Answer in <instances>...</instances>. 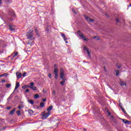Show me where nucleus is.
<instances>
[{"label":"nucleus","instance_id":"obj_1","mask_svg":"<svg viewBox=\"0 0 131 131\" xmlns=\"http://www.w3.org/2000/svg\"><path fill=\"white\" fill-rule=\"evenodd\" d=\"M33 30H30L26 34L27 37L28 39H30L31 40L32 39V38L33 37Z\"/></svg>","mask_w":131,"mask_h":131},{"label":"nucleus","instance_id":"obj_2","mask_svg":"<svg viewBox=\"0 0 131 131\" xmlns=\"http://www.w3.org/2000/svg\"><path fill=\"white\" fill-rule=\"evenodd\" d=\"M15 17V13L13 11L10 12V17L8 18V21H14Z\"/></svg>","mask_w":131,"mask_h":131},{"label":"nucleus","instance_id":"obj_3","mask_svg":"<svg viewBox=\"0 0 131 131\" xmlns=\"http://www.w3.org/2000/svg\"><path fill=\"white\" fill-rule=\"evenodd\" d=\"M59 70L58 69H55L54 70V74L55 75V79H58L59 78Z\"/></svg>","mask_w":131,"mask_h":131},{"label":"nucleus","instance_id":"obj_4","mask_svg":"<svg viewBox=\"0 0 131 131\" xmlns=\"http://www.w3.org/2000/svg\"><path fill=\"white\" fill-rule=\"evenodd\" d=\"M84 17L85 18L87 22H89V23H92L95 21V20L94 19L90 18V17L86 15H84Z\"/></svg>","mask_w":131,"mask_h":131},{"label":"nucleus","instance_id":"obj_5","mask_svg":"<svg viewBox=\"0 0 131 131\" xmlns=\"http://www.w3.org/2000/svg\"><path fill=\"white\" fill-rule=\"evenodd\" d=\"M84 51H86V53L88 54V57L89 59H91L92 56L91 55V52L89 50V49L86 47H84Z\"/></svg>","mask_w":131,"mask_h":131},{"label":"nucleus","instance_id":"obj_6","mask_svg":"<svg viewBox=\"0 0 131 131\" xmlns=\"http://www.w3.org/2000/svg\"><path fill=\"white\" fill-rule=\"evenodd\" d=\"M7 25L9 27V30H10V31H14V30H16V27L15 26V25L13 24Z\"/></svg>","mask_w":131,"mask_h":131},{"label":"nucleus","instance_id":"obj_7","mask_svg":"<svg viewBox=\"0 0 131 131\" xmlns=\"http://www.w3.org/2000/svg\"><path fill=\"white\" fill-rule=\"evenodd\" d=\"M51 115V113L47 112L43 115H42V119H47L48 117H49V116Z\"/></svg>","mask_w":131,"mask_h":131},{"label":"nucleus","instance_id":"obj_8","mask_svg":"<svg viewBox=\"0 0 131 131\" xmlns=\"http://www.w3.org/2000/svg\"><path fill=\"white\" fill-rule=\"evenodd\" d=\"M59 75L60 79H63V78H64V70L62 68H61L60 70Z\"/></svg>","mask_w":131,"mask_h":131},{"label":"nucleus","instance_id":"obj_9","mask_svg":"<svg viewBox=\"0 0 131 131\" xmlns=\"http://www.w3.org/2000/svg\"><path fill=\"white\" fill-rule=\"evenodd\" d=\"M77 33L82 39H83V38H84V37H85V36H84V35H83V34H82V33L80 32V31H78Z\"/></svg>","mask_w":131,"mask_h":131},{"label":"nucleus","instance_id":"obj_10","mask_svg":"<svg viewBox=\"0 0 131 131\" xmlns=\"http://www.w3.org/2000/svg\"><path fill=\"white\" fill-rule=\"evenodd\" d=\"M121 119V120H122L123 123H125V124H128V125L130 124V121L126 119Z\"/></svg>","mask_w":131,"mask_h":131},{"label":"nucleus","instance_id":"obj_11","mask_svg":"<svg viewBox=\"0 0 131 131\" xmlns=\"http://www.w3.org/2000/svg\"><path fill=\"white\" fill-rule=\"evenodd\" d=\"M16 75L17 76V79H19L22 77V73H19V72H16Z\"/></svg>","mask_w":131,"mask_h":131},{"label":"nucleus","instance_id":"obj_12","mask_svg":"<svg viewBox=\"0 0 131 131\" xmlns=\"http://www.w3.org/2000/svg\"><path fill=\"white\" fill-rule=\"evenodd\" d=\"M18 55V52H15V53H12L11 55V57H12L11 59H13Z\"/></svg>","mask_w":131,"mask_h":131},{"label":"nucleus","instance_id":"obj_13","mask_svg":"<svg viewBox=\"0 0 131 131\" xmlns=\"http://www.w3.org/2000/svg\"><path fill=\"white\" fill-rule=\"evenodd\" d=\"M19 86H20V83L17 82L15 84V89H14V91H16V90H17L19 88Z\"/></svg>","mask_w":131,"mask_h":131},{"label":"nucleus","instance_id":"obj_14","mask_svg":"<svg viewBox=\"0 0 131 131\" xmlns=\"http://www.w3.org/2000/svg\"><path fill=\"white\" fill-rule=\"evenodd\" d=\"M34 30L35 31V33H36V35H37V36H38V37H39V33H38V31H37V28L36 27H34Z\"/></svg>","mask_w":131,"mask_h":131},{"label":"nucleus","instance_id":"obj_15","mask_svg":"<svg viewBox=\"0 0 131 131\" xmlns=\"http://www.w3.org/2000/svg\"><path fill=\"white\" fill-rule=\"evenodd\" d=\"M30 85H23V86H22V89H23V90H25V89H28V88H29L30 89Z\"/></svg>","mask_w":131,"mask_h":131},{"label":"nucleus","instance_id":"obj_16","mask_svg":"<svg viewBox=\"0 0 131 131\" xmlns=\"http://www.w3.org/2000/svg\"><path fill=\"white\" fill-rule=\"evenodd\" d=\"M52 110H53V105L50 106L47 108V111H48V112H50V113H51V111H52Z\"/></svg>","mask_w":131,"mask_h":131},{"label":"nucleus","instance_id":"obj_17","mask_svg":"<svg viewBox=\"0 0 131 131\" xmlns=\"http://www.w3.org/2000/svg\"><path fill=\"white\" fill-rule=\"evenodd\" d=\"M62 80L60 82V84H61V85H64V83H65V81L66 80V79L65 78H63Z\"/></svg>","mask_w":131,"mask_h":131},{"label":"nucleus","instance_id":"obj_18","mask_svg":"<svg viewBox=\"0 0 131 131\" xmlns=\"http://www.w3.org/2000/svg\"><path fill=\"white\" fill-rule=\"evenodd\" d=\"M120 84L121 85V86H123L124 85H126V83L124 81H120Z\"/></svg>","mask_w":131,"mask_h":131},{"label":"nucleus","instance_id":"obj_19","mask_svg":"<svg viewBox=\"0 0 131 131\" xmlns=\"http://www.w3.org/2000/svg\"><path fill=\"white\" fill-rule=\"evenodd\" d=\"M15 110H16V108H14L12 110H11L9 113L10 115H13V114H14V113H15Z\"/></svg>","mask_w":131,"mask_h":131},{"label":"nucleus","instance_id":"obj_20","mask_svg":"<svg viewBox=\"0 0 131 131\" xmlns=\"http://www.w3.org/2000/svg\"><path fill=\"white\" fill-rule=\"evenodd\" d=\"M60 34L61 36L63 38L64 40H67V38H66L65 36V34L63 33H60Z\"/></svg>","mask_w":131,"mask_h":131},{"label":"nucleus","instance_id":"obj_21","mask_svg":"<svg viewBox=\"0 0 131 131\" xmlns=\"http://www.w3.org/2000/svg\"><path fill=\"white\" fill-rule=\"evenodd\" d=\"M30 89H32V91H36V90H37V88H36V86H30Z\"/></svg>","mask_w":131,"mask_h":131},{"label":"nucleus","instance_id":"obj_22","mask_svg":"<svg viewBox=\"0 0 131 131\" xmlns=\"http://www.w3.org/2000/svg\"><path fill=\"white\" fill-rule=\"evenodd\" d=\"M121 109L122 111L123 112V113H124V114H126V115H127V113H126L125 110L124 108H122V106H121Z\"/></svg>","mask_w":131,"mask_h":131},{"label":"nucleus","instance_id":"obj_23","mask_svg":"<svg viewBox=\"0 0 131 131\" xmlns=\"http://www.w3.org/2000/svg\"><path fill=\"white\" fill-rule=\"evenodd\" d=\"M43 107H45V103L40 102V108H43Z\"/></svg>","mask_w":131,"mask_h":131},{"label":"nucleus","instance_id":"obj_24","mask_svg":"<svg viewBox=\"0 0 131 131\" xmlns=\"http://www.w3.org/2000/svg\"><path fill=\"white\" fill-rule=\"evenodd\" d=\"M11 86H12V84L11 83L7 84L6 85V87L7 88V89L11 88Z\"/></svg>","mask_w":131,"mask_h":131},{"label":"nucleus","instance_id":"obj_25","mask_svg":"<svg viewBox=\"0 0 131 131\" xmlns=\"http://www.w3.org/2000/svg\"><path fill=\"white\" fill-rule=\"evenodd\" d=\"M28 102L30 103V104H31V105H34V101H33V100H30L28 101Z\"/></svg>","mask_w":131,"mask_h":131},{"label":"nucleus","instance_id":"obj_26","mask_svg":"<svg viewBox=\"0 0 131 131\" xmlns=\"http://www.w3.org/2000/svg\"><path fill=\"white\" fill-rule=\"evenodd\" d=\"M16 114L18 116H20V115H21V112L20 111H17L16 112Z\"/></svg>","mask_w":131,"mask_h":131},{"label":"nucleus","instance_id":"obj_27","mask_svg":"<svg viewBox=\"0 0 131 131\" xmlns=\"http://www.w3.org/2000/svg\"><path fill=\"white\" fill-rule=\"evenodd\" d=\"M94 39H96V40H99L100 39V38L98 36H94L93 37Z\"/></svg>","mask_w":131,"mask_h":131},{"label":"nucleus","instance_id":"obj_28","mask_svg":"<svg viewBox=\"0 0 131 131\" xmlns=\"http://www.w3.org/2000/svg\"><path fill=\"white\" fill-rule=\"evenodd\" d=\"M29 113L31 115H32L33 114L34 112H33V111L31 110H29Z\"/></svg>","mask_w":131,"mask_h":131},{"label":"nucleus","instance_id":"obj_29","mask_svg":"<svg viewBox=\"0 0 131 131\" xmlns=\"http://www.w3.org/2000/svg\"><path fill=\"white\" fill-rule=\"evenodd\" d=\"M34 98L35 99H38V98H39V95H38V94H35L34 96Z\"/></svg>","mask_w":131,"mask_h":131},{"label":"nucleus","instance_id":"obj_30","mask_svg":"<svg viewBox=\"0 0 131 131\" xmlns=\"http://www.w3.org/2000/svg\"><path fill=\"white\" fill-rule=\"evenodd\" d=\"M116 75L117 76H118V75H119V71H118V70L116 71Z\"/></svg>","mask_w":131,"mask_h":131},{"label":"nucleus","instance_id":"obj_31","mask_svg":"<svg viewBox=\"0 0 131 131\" xmlns=\"http://www.w3.org/2000/svg\"><path fill=\"white\" fill-rule=\"evenodd\" d=\"M26 74H27V73L26 72H24L22 76H23V77H26Z\"/></svg>","mask_w":131,"mask_h":131},{"label":"nucleus","instance_id":"obj_32","mask_svg":"<svg viewBox=\"0 0 131 131\" xmlns=\"http://www.w3.org/2000/svg\"><path fill=\"white\" fill-rule=\"evenodd\" d=\"M30 84L31 86H33V85H34V82H30Z\"/></svg>","mask_w":131,"mask_h":131},{"label":"nucleus","instance_id":"obj_33","mask_svg":"<svg viewBox=\"0 0 131 131\" xmlns=\"http://www.w3.org/2000/svg\"><path fill=\"white\" fill-rule=\"evenodd\" d=\"M7 109L8 110H10V109H12V107H11V106H8V107H7Z\"/></svg>","mask_w":131,"mask_h":131},{"label":"nucleus","instance_id":"obj_34","mask_svg":"<svg viewBox=\"0 0 131 131\" xmlns=\"http://www.w3.org/2000/svg\"><path fill=\"white\" fill-rule=\"evenodd\" d=\"M48 77H49V78H52V74H49L48 75Z\"/></svg>","mask_w":131,"mask_h":131},{"label":"nucleus","instance_id":"obj_35","mask_svg":"<svg viewBox=\"0 0 131 131\" xmlns=\"http://www.w3.org/2000/svg\"><path fill=\"white\" fill-rule=\"evenodd\" d=\"M23 105H19L18 106V108H19V109H21V108H23Z\"/></svg>","mask_w":131,"mask_h":131},{"label":"nucleus","instance_id":"obj_36","mask_svg":"<svg viewBox=\"0 0 131 131\" xmlns=\"http://www.w3.org/2000/svg\"><path fill=\"white\" fill-rule=\"evenodd\" d=\"M107 112H108V116H110V115H111V113H110V112H109V111H107Z\"/></svg>","mask_w":131,"mask_h":131},{"label":"nucleus","instance_id":"obj_37","mask_svg":"<svg viewBox=\"0 0 131 131\" xmlns=\"http://www.w3.org/2000/svg\"><path fill=\"white\" fill-rule=\"evenodd\" d=\"M25 93H29V89H27V90L25 91Z\"/></svg>","mask_w":131,"mask_h":131},{"label":"nucleus","instance_id":"obj_38","mask_svg":"<svg viewBox=\"0 0 131 131\" xmlns=\"http://www.w3.org/2000/svg\"><path fill=\"white\" fill-rule=\"evenodd\" d=\"M46 31L47 32V33H49V32L50 31V29H46Z\"/></svg>","mask_w":131,"mask_h":131},{"label":"nucleus","instance_id":"obj_39","mask_svg":"<svg viewBox=\"0 0 131 131\" xmlns=\"http://www.w3.org/2000/svg\"><path fill=\"white\" fill-rule=\"evenodd\" d=\"M1 82H3V83L6 82V80H4V79L2 80Z\"/></svg>","mask_w":131,"mask_h":131},{"label":"nucleus","instance_id":"obj_40","mask_svg":"<svg viewBox=\"0 0 131 131\" xmlns=\"http://www.w3.org/2000/svg\"><path fill=\"white\" fill-rule=\"evenodd\" d=\"M6 128H7L6 127H3V128H1V129H6Z\"/></svg>","mask_w":131,"mask_h":131},{"label":"nucleus","instance_id":"obj_41","mask_svg":"<svg viewBox=\"0 0 131 131\" xmlns=\"http://www.w3.org/2000/svg\"><path fill=\"white\" fill-rule=\"evenodd\" d=\"M116 21L118 23V22H119V19H118V18H116Z\"/></svg>","mask_w":131,"mask_h":131},{"label":"nucleus","instance_id":"obj_42","mask_svg":"<svg viewBox=\"0 0 131 131\" xmlns=\"http://www.w3.org/2000/svg\"><path fill=\"white\" fill-rule=\"evenodd\" d=\"M47 101L46 99H42V102H46Z\"/></svg>","mask_w":131,"mask_h":131},{"label":"nucleus","instance_id":"obj_43","mask_svg":"<svg viewBox=\"0 0 131 131\" xmlns=\"http://www.w3.org/2000/svg\"><path fill=\"white\" fill-rule=\"evenodd\" d=\"M64 41H65L66 43H68V41H67V40H66Z\"/></svg>","mask_w":131,"mask_h":131},{"label":"nucleus","instance_id":"obj_44","mask_svg":"<svg viewBox=\"0 0 131 131\" xmlns=\"http://www.w3.org/2000/svg\"><path fill=\"white\" fill-rule=\"evenodd\" d=\"M53 94H56V92H55V91H54L53 92Z\"/></svg>","mask_w":131,"mask_h":131},{"label":"nucleus","instance_id":"obj_45","mask_svg":"<svg viewBox=\"0 0 131 131\" xmlns=\"http://www.w3.org/2000/svg\"><path fill=\"white\" fill-rule=\"evenodd\" d=\"M54 67H57V65L56 64H54Z\"/></svg>","mask_w":131,"mask_h":131},{"label":"nucleus","instance_id":"obj_46","mask_svg":"<svg viewBox=\"0 0 131 131\" xmlns=\"http://www.w3.org/2000/svg\"><path fill=\"white\" fill-rule=\"evenodd\" d=\"M86 129H86L85 128H83V130H84V131H86Z\"/></svg>","mask_w":131,"mask_h":131},{"label":"nucleus","instance_id":"obj_47","mask_svg":"<svg viewBox=\"0 0 131 131\" xmlns=\"http://www.w3.org/2000/svg\"><path fill=\"white\" fill-rule=\"evenodd\" d=\"M0 5H2V0H0Z\"/></svg>","mask_w":131,"mask_h":131},{"label":"nucleus","instance_id":"obj_48","mask_svg":"<svg viewBox=\"0 0 131 131\" xmlns=\"http://www.w3.org/2000/svg\"><path fill=\"white\" fill-rule=\"evenodd\" d=\"M73 13H74L75 14H76V12H75V11H73Z\"/></svg>","mask_w":131,"mask_h":131},{"label":"nucleus","instance_id":"obj_49","mask_svg":"<svg viewBox=\"0 0 131 131\" xmlns=\"http://www.w3.org/2000/svg\"><path fill=\"white\" fill-rule=\"evenodd\" d=\"M1 97L2 99H3L4 98V96H3V95L1 96Z\"/></svg>","mask_w":131,"mask_h":131},{"label":"nucleus","instance_id":"obj_50","mask_svg":"<svg viewBox=\"0 0 131 131\" xmlns=\"http://www.w3.org/2000/svg\"><path fill=\"white\" fill-rule=\"evenodd\" d=\"M128 7H131V3L128 6Z\"/></svg>","mask_w":131,"mask_h":131},{"label":"nucleus","instance_id":"obj_51","mask_svg":"<svg viewBox=\"0 0 131 131\" xmlns=\"http://www.w3.org/2000/svg\"><path fill=\"white\" fill-rule=\"evenodd\" d=\"M84 40L85 41H86V38L84 39Z\"/></svg>","mask_w":131,"mask_h":131},{"label":"nucleus","instance_id":"obj_52","mask_svg":"<svg viewBox=\"0 0 131 131\" xmlns=\"http://www.w3.org/2000/svg\"><path fill=\"white\" fill-rule=\"evenodd\" d=\"M118 68L119 69L120 68V67H118Z\"/></svg>","mask_w":131,"mask_h":131},{"label":"nucleus","instance_id":"obj_53","mask_svg":"<svg viewBox=\"0 0 131 131\" xmlns=\"http://www.w3.org/2000/svg\"><path fill=\"white\" fill-rule=\"evenodd\" d=\"M45 92H46V91L43 90V92L45 93Z\"/></svg>","mask_w":131,"mask_h":131},{"label":"nucleus","instance_id":"obj_54","mask_svg":"<svg viewBox=\"0 0 131 131\" xmlns=\"http://www.w3.org/2000/svg\"><path fill=\"white\" fill-rule=\"evenodd\" d=\"M38 108H39V106H38Z\"/></svg>","mask_w":131,"mask_h":131},{"label":"nucleus","instance_id":"obj_55","mask_svg":"<svg viewBox=\"0 0 131 131\" xmlns=\"http://www.w3.org/2000/svg\"><path fill=\"white\" fill-rule=\"evenodd\" d=\"M10 0H8V1L9 2Z\"/></svg>","mask_w":131,"mask_h":131}]
</instances>
